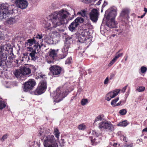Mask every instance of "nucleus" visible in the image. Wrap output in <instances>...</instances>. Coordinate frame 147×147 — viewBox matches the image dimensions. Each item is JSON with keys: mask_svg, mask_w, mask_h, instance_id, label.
I'll return each instance as SVG.
<instances>
[{"mask_svg": "<svg viewBox=\"0 0 147 147\" xmlns=\"http://www.w3.org/2000/svg\"><path fill=\"white\" fill-rule=\"evenodd\" d=\"M145 88L144 86H140L139 87L136 89V90L138 92H141L144 91L145 90Z\"/></svg>", "mask_w": 147, "mask_h": 147, "instance_id": "35", "label": "nucleus"}, {"mask_svg": "<svg viewBox=\"0 0 147 147\" xmlns=\"http://www.w3.org/2000/svg\"><path fill=\"white\" fill-rule=\"evenodd\" d=\"M15 2L16 6L22 9L26 8L28 5L26 0H15Z\"/></svg>", "mask_w": 147, "mask_h": 147, "instance_id": "11", "label": "nucleus"}, {"mask_svg": "<svg viewBox=\"0 0 147 147\" xmlns=\"http://www.w3.org/2000/svg\"><path fill=\"white\" fill-rule=\"evenodd\" d=\"M88 102V100L87 99H82L81 101V105H84L87 104Z\"/></svg>", "mask_w": 147, "mask_h": 147, "instance_id": "37", "label": "nucleus"}, {"mask_svg": "<svg viewBox=\"0 0 147 147\" xmlns=\"http://www.w3.org/2000/svg\"><path fill=\"white\" fill-rule=\"evenodd\" d=\"M106 121H102L98 124V127L100 129H105Z\"/></svg>", "mask_w": 147, "mask_h": 147, "instance_id": "26", "label": "nucleus"}, {"mask_svg": "<svg viewBox=\"0 0 147 147\" xmlns=\"http://www.w3.org/2000/svg\"><path fill=\"white\" fill-rule=\"evenodd\" d=\"M120 90L119 89H117L108 93L106 95V99L109 101L111 99L116 96L119 92Z\"/></svg>", "mask_w": 147, "mask_h": 147, "instance_id": "13", "label": "nucleus"}, {"mask_svg": "<svg viewBox=\"0 0 147 147\" xmlns=\"http://www.w3.org/2000/svg\"><path fill=\"white\" fill-rule=\"evenodd\" d=\"M21 71V69L20 70H16L14 73L15 76L17 78H20L23 76V74Z\"/></svg>", "mask_w": 147, "mask_h": 147, "instance_id": "23", "label": "nucleus"}, {"mask_svg": "<svg viewBox=\"0 0 147 147\" xmlns=\"http://www.w3.org/2000/svg\"><path fill=\"white\" fill-rule=\"evenodd\" d=\"M14 58H15V56L12 53H10L9 55L8 58L10 59V60L11 61Z\"/></svg>", "mask_w": 147, "mask_h": 147, "instance_id": "39", "label": "nucleus"}, {"mask_svg": "<svg viewBox=\"0 0 147 147\" xmlns=\"http://www.w3.org/2000/svg\"><path fill=\"white\" fill-rule=\"evenodd\" d=\"M142 131L147 132V127L143 129Z\"/></svg>", "mask_w": 147, "mask_h": 147, "instance_id": "58", "label": "nucleus"}, {"mask_svg": "<svg viewBox=\"0 0 147 147\" xmlns=\"http://www.w3.org/2000/svg\"><path fill=\"white\" fill-rule=\"evenodd\" d=\"M57 53L55 50H51L49 52V56L51 59L56 60L55 58L57 56Z\"/></svg>", "mask_w": 147, "mask_h": 147, "instance_id": "20", "label": "nucleus"}, {"mask_svg": "<svg viewBox=\"0 0 147 147\" xmlns=\"http://www.w3.org/2000/svg\"><path fill=\"white\" fill-rule=\"evenodd\" d=\"M140 69L141 72L142 73H144L147 70L146 67L144 66L142 67Z\"/></svg>", "mask_w": 147, "mask_h": 147, "instance_id": "41", "label": "nucleus"}, {"mask_svg": "<svg viewBox=\"0 0 147 147\" xmlns=\"http://www.w3.org/2000/svg\"><path fill=\"white\" fill-rule=\"evenodd\" d=\"M36 82L33 79H30L24 84L23 90L24 92H27L31 90L36 85Z\"/></svg>", "mask_w": 147, "mask_h": 147, "instance_id": "7", "label": "nucleus"}, {"mask_svg": "<svg viewBox=\"0 0 147 147\" xmlns=\"http://www.w3.org/2000/svg\"><path fill=\"white\" fill-rule=\"evenodd\" d=\"M45 76L44 75H40L39 76V77L40 78H43V76Z\"/></svg>", "mask_w": 147, "mask_h": 147, "instance_id": "62", "label": "nucleus"}, {"mask_svg": "<svg viewBox=\"0 0 147 147\" xmlns=\"http://www.w3.org/2000/svg\"><path fill=\"white\" fill-rule=\"evenodd\" d=\"M117 8L113 7L111 8L110 11L108 13V11L105 12V16L106 19H115V18L117 15Z\"/></svg>", "mask_w": 147, "mask_h": 147, "instance_id": "9", "label": "nucleus"}, {"mask_svg": "<svg viewBox=\"0 0 147 147\" xmlns=\"http://www.w3.org/2000/svg\"><path fill=\"white\" fill-rule=\"evenodd\" d=\"M87 40H90V39L89 38H87V39L85 37H83L80 35L78 37V41L81 42H83L84 41H85Z\"/></svg>", "mask_w": 147, "mask_h": 147, "instance_id": "24", "label": "nucleus"}, {"mask_svg": "<svg viewBox=\"0 0 147 147\" xmlns=\"http://www.w3.org/2000/svg\"><path fill=\"white\" fill-rule=\"evenodd\" d=\"M119 51L116 54V55L114 58L116 60L119 57H121L123 55V53H119Z\"/></svg>", "mask_w": 147, "mask_h": 147, "instance_id": "33", "label": "nucleus"}, {"mask_svg": "<svg viewBox=\"0 0 147 147\" xmlns=\"http://www.w3.org/2000/svg\"><path fill=\"white\" fill-rule=\"evenodd\" d=\"M129 12V9L128 8H123L120 13V16L123 18L128 17Z\"/></svg>", "mask_w": 147, "mask_h": 147, "instance_id": "16", "label": "nucleus"}, {"mask_svg": "<svg viewBox=\"0 0 147 147\" xmlns=\"http://www.w3.org/2000/svg\"><path fill=\"white\" fill-rule=\"evenodd\" d=\"M78 25L74 21L72 22L69 26V30L71 31H75Z\"/></svg>", "mask_w": 147, "mask_h": 147, "instance_id": "19", "label": "nucleus"}, {"mask_svg": "<svg viewBox=\"0 0 147 147\" xmlns=\"http://www.w3.org/2000/svg\"><path fill=\"white\" fill-rule=\"evenodd\" d=\"M104 116L103 115H100L96 117L94 120V123L99 121H101L102 119L104 117Z\"/></svg>", "mask_w": 147, "mask_h": 147, "instance_id": "30", "label": "nucleus"}, {"mask_svg": "<svg viewBox=\"0 0 147 147\" xmlns=\"http://www.w3.org/2000/svg\"><path fill=\"white\" fill-rule=\"evenodd\" d=\"M47 88V82L45 81H41L39 83L38 86L34 91L36 95H39L44 93Z\"/></svg>", "mask_w": 147, "mask_h": 147, "instance_id": "5", "label": "nucleus"}, {"mask_svg": "<svg viewBox=\"0 0 147 147\" xmlns=\"http://www.w3.org/2000/svg\"><path fill=\"white\" fill-rule=\"evenodd\" d=\"M37 144H38V146L39 147L40 146V142H38L37 143Z\"/></svg>", "mask_w": 147, "mask_h": 147, "instance_id": "64", "label": "nucleus"}, {"mask_svg": "<svg viewBox=\"0 0 147 147\" xmlns=\"http://www.w3.org/2000/svg\"><path fill=\"white\" fill-rule=\"evenodd\" d=\"M49 70L53 76L55 77H58L61 74L62 68L57 65H52L49 68Z\"/></svg>", "mask_w": 147, "mask_h": 147, "instance_id": "8", "label": "nucleus"}, {"mask_svg": "<svg viewBox=\"0 0 147 147\" xmlns=\"http://www.w3.org/2000/svg\"><path fill=\"white\" fill-rule=\"evenodd\" d=\"M24 57H25L26 59H28V60L30 59L29 57L27 56V55L25 53L24 54Z\"/></svg>", "mask_w": 147, "mask_h": 147, "instance_id": "53", "label": "nucleus"}, {"mask_svg": "<svg viewBox=\"0 0 147 147\" xmlns=\"http://www.w3.org/2000/svg\"><path fill=\"white\" fill-rule=\"evenodd\" d=\"M106 25L110 28H115L116 27V23L115 22V19H107Z\"/></svg>", "mask_w": 147, "mask_h": 147, "instance_id": "15", "label": "nucleus"}, {"mask_svg": "<svg viewBox=\"0 0 147 147\" xmlns=\"http://www.w3.org/2000/svg\"><path fill=\"white\" fill-rule=\"evenodd\" d=\"M8 135L7 134L4 135L1 139V140L2 142H3L4 140L7 139V137Z\"/></svg>", "mask_w": 147, "mask_h": 147, "instance_id": "42", "label": "nucleus"}, {"mask_svg": "<svg viewBox=\"0 0 147 147\" xmlns=\"http://www.w3.org/2000/svg\"><path fill=\"white\" fill-rule=\"evenodd\" d=\"M51 134L50 131L47 129L40 128L38 136L43 142L45 147H58V141Z\"/></svg>", "mask_w": 147, "mask_h": 147, "instance_id": "2", "label": "nucleus"}, {"mask_svg": "<svg viewBox=\"0 0 147 147\" xmlns=\"http://www.w3.org/2000/svg\"><path fill=\"white\" fill-rule=\"evenodd\" d=\"M107 3L105 1H104V3L102 6V9L104 8L106 5H107Z\"/></svg>", "mask_w": 147, "mask_h": 147, "instance_id": "52", "label": "nucleus"}, {"mask_svg": "<svg viewBox=\"0 0 147 147\" xmlns=\"http://www.w3.org/2000/svg\"><path fill=\"white\" fill-rule=\"evenodd\" d=\"M7 45L0 46V66L2 65L1 61L6 60L7 55V53L8 52Z\"/></svg>", "mask_w": 147, "mask_h": 147, "instance_id": "6", "label": "nucleus"}, {"mask_svg": "<svg viewBox=\"0 0 147 147\" xmlns=\"http://www.w3.org/2000/svg\"><path fill=\"white\" fill-rule=\"evenodd\" d=\"M4 38L3 34L1 31H0V40L3 39Z\"/></svg>", "mask_w": 147, "mask_h": 147, "instance_id": "48", "label": "nucleus"}, {"mask_svg": "<svg viewBox=\"0 0 147 147\" xmlns=\"http://www.w3.org/2000/svg\"><path fill=\"white\" fill-rule=\"evenodd\" d=\"M127 86L128 85H127L126 86H125L122 88V89L121 90V91L122 92L124 93L125 92V90H126L127 88Z\"/></svg>", "mask_w": 147, "mask_h": 147, "instance_id": "49", "label": "nucleus"}, {"mask_svg": "<svg viewBox=\"0 0 147 147\" xmlns=\"http://www.w3.org/2000/svg\"><path fill=\"white\" fill-rule=\"evenodd\" d=\"M128 124V123L127 121L126 120H125L118 123L117 125L118 126L125 127L127 126Z\"/></svg>", "mask_w": 147, "mask_h": 147, "instance_id": "27", "label": "nucleus"}, {"mask_svg": "<svg viewBox=\"0 0 147 147\" xmlns=\"http://www.w3.org/2000/svg\"><path fill=\"white\" fill-rule=\"evenodd\" d=\"M119 100V97L117 98H116L113 100H112V102H111V105H113L114 106V105H115V104L116 103L118 100Z\"/></svg>", "mask_w": 147, "mask_h": 147, "instance_id": "40", "label": "nucleus"}, {"mask_svg": "<svg viewBox=\"0 0 147 147\" xmlns=\"http://www.w3.org/2000/svg\"><path fill=\"white\" fill-rule=\"evenodd\" d=\"M69 47V45L67 41L65 43L64 46L63 48L61 53L58 55V58L60 59L65 58L68 53V49Z\"/></svg>", "mask_w": 147, "mask_h": 147, "instance_id": "10", "label": "nucleus"}, {"mask_svg": "<svg viewBox=\"0 0 147 147\" xmlns=\"http://www.w3.org/2000/svg\"><path fill=\"white\" fill-rule=\"evenodd\" d=\"M99 15L98 11L95 9H92L89 14L90 19L94 22L97 21Z\"/></svg>", "mask_w": 147, "mask_h": 147, "instance_id": "12", "label": "nucleus"}, {"mask_svg": "<svg viewBox=\"0 0 147 147\" xmlns=\"http://www.w3.org/2000/svg\"><path fill=\"white\" fill-rule=\"evenodd\" d=\"M106 125L105 129L111 131H112L114 130V125H112L111 122L106 121Z\"/></svg>", "mask_w": 147, "mask_h": 147, "instance_id": "21", "label": "nucleus"}, {"mask_svg": "<svg viewBox=\"0 0 147 147\" xmlns=\"http://www.w3.org/2000/svg\"><path fill=\"white\" fill-rule=\"evenodd\" d=\"M54 134L55 137L57 139V140L58 141V140L59 139L60 133L59 132L58 129L57 128L55 129Z\"/></svg>", "mask_w": 147, "mask_h": 147, "instance_id": "28", "label": "nucleus"}, {"mask_svg": "<svg viewBox=\"0 0 147 147\" xmlns=\"http://www.w3.org/2000/svg\"><path fill=\"white\" fill-rule=\"evenodd\" d=\"M98 142L97 140V139L95 138H92L91 140V142L92 145H96Z\"/></svg>", "mask_w": 147, "mask_h": 147, "instance_id": "36", "label": "nucleus"}, {"mask_svg": "<svg viewBox=\"0 0 147 147\" xmlns=\"http://www.w3.org/2000/svg\"><path fill=\"white\" fill-rule=\"evenodd\" d=\"M30 67L31 68H32L33 69L34 71H35L36 70V68L35 67L34 65H31L30 66Z\"/></svg>", "mask_w": 147, "mask_h": 147, "instance_id": "57", "label": "nucleus"}, {"mask_svg": "<svg viewBox=\"0 0 147 147\" xmlns=\"http://www.w3.org/2000/svg\"><path fill=\"white\" fill-rule=\"evenodd\" d=\"M21 71L23 76H27L30 74L31 73V69L24 67L21 68Z\"/></svg>", "mask_w": 147, "mask_h": 147, "instance_id": "17", "label": "nucleus"}, {"mask_svg": "<svg viewBox=\"0 0 147 147\" xmlns=\"http://www.w3.org/2000/svg\"><path fill=\"white\" fill-rule=\"evenodd\" d=\"M14 5H11L8 7L7 4H2L0 6V21L5 18L8 14H13L14 12Z\"/></svg>", "mask_w": 147, "mask_h": 147, "instance_id": "3", "label": "nucleus"}, {"mask_svg": "<svg viewBox=\"0 0 147 147\" xmlns=\"http://www.w3.org/2000/svg\"><path fill=\"white\" fill-rule=\"evenodd\" d=\"M72 60V58L71 57L68 58L65 61V63L69 64L70 63Z\"/></svg>", "mask_w": 147, "mask_h": 147, "instance_id": "43", "label": "nucleus"}, {"mask_svg": "<svg viewBox=\"0 0 147 147\" xmlns=\"http://www.w3.org/2000/svg\"><path fill=\"white\" fill-rule=\"evenodd\" d=\"M5 106L6 105L4 104V102L0 99V110L5 108Z\"/></svg>", "mask_w": 147, "mask_h": 147, "instance_id": "34", "label": "nucleus"}, {"mask_svg": "<svg viewBox=\"0 0 147 147\" xmlns=\"http://www.w3.org/2000/svg\"><path fill=\"white\" fill-rule=\"evenodd\" d=\"M88 31L86 30H84L82 31L80 35L83 37H85V38H86V39H87L88 37L87 36L88 35Z\"/></svg>", "mask_w": 147, "mask_h": 147, "instance_id": "32", "label": "nucleus"}, {"mask_svg": "<svg viewBox=\"0 0 147 147\" xmlns=\"http://www.w3.org/2000/svg\"><path fill=\"white\" fill-rule=\"evenodd\" d=\"M101 0H99V1L96 4L98 5H100L101 3Z\"/></svg>", "mask_w": 147, "mask_h": 147, "instance_id": "59", "label": "nucleus"}, {"mask_svg": "<svg viewBox=\"0 0 147 147\" xmlns=\"http://www.w3.org/2000/svg\"><path fill=\"white\" fill-rule=\"evenodd\" d=\"M42 34H38L36 36L34 37L33 39H29L27 40L28 44L30 46H31L34 44H35L37 43L36 39H42Z\"/></svg>", "mask_w": 147, "mask_h": 147, "instance_id": "14", "label": "nucleus"}, {"mask_svg": "<svg viewBox=\"0 0 147 147\" xmlns=\"http://www.w3.org/2000/svg\"><path fill=\"white\" fill-rule=\"evenodd\" d=\"M96 0H82V1L86 3H90L95 2Z\"/></svg>", "mask_w": 147, "mask_h": 147, "instance_id": "45", "label": "nucleus"}, {"mask_svg": "<svg viewBox=\"0 0 147 147\" xmlns=\"http://www.w3.org/2000/svg\"><path fill=\"white\" fill-rule=\"evenodd\" d=\"M93 134L94 136L97 137L98 136V134L95 131H93Z\"/></svg>", "mask_w": 147, "mask_h": 147, "instance_id": "54", "label": "nucleus"}, {"mask_svg": "<svg viewBox=\"0 0 147 147\" xmlns=\"http://www.w3.org/2000/svg\"><path fill=\"white\" fill-rule=\"evenodd\" d=\"M77 14H78L81 15L83 17H85L87 16V11L84 10H83L78 12Z\"/></svg>", "mask_w": 147, "mask_h": 147, "instance_id": "29", "label": "nucleus"}, {"mask_svg": "<svg viewBox=\"0 0 147 147\" xmlns=\"http://www.w3.org/2000/svg\"><path fill=\"white\" fill-rule=\"evenodd\" d=\"M55 33H56V35L57 36V37L59 38L60 37V34H59V33H58V32H56Z\"/></svg>", "mask_w": 147, "mask_h": 147, "instance_id": "60", "label": "nucleus"}, {"mask_svg": "<svg viewBox=\"0 0 147 147\" xmlns=\"http://www.w3.org/2000/svg\"><path fill=\"white\" fill-rule=\"evenodd\" d=\"M125 146L126 147H132L133 146V144L131 143L129 144H126Z\"/></svg>", "mask_w": 147, "mask_h": 147, "instance_id": "56", "label": "nucleus"}, {"mask_svg": "<svg viewBox=\"0 0 147 147\" xmlns=\"http://www.w3.org/2000/svg\"><path fill=\"white\" fill-rule=\"evenodd\" d=\"M84 49L82 50L81 51H79V56L80 57H82L83 55V53L84 52Z\"/></svg>", "mask_w": 147, "mask_h": 147, "instance_id": "47", "label": "nucleus"}, {"mask_svg": "<svg viewBox=\"0 0 147 147\" xmlns=\"http://www.w3.org/2000/svg\"><path fill=\"white\" fill-rule=\"evenodd\" d=\"M84 20L83 18L81 17H78L74 21L78 25L80 23H82L83 22Z\"/></svg>", "mask_w": 147, "mask_h": 147, "instance_id": "25", "label": "nucleus"}, {"mask_svg": "<svg viewBox=\"0 0 147 147\" xmlns=\"http://www.w3.org/2000/svg\"><path fill=\"white\" fill-rule=\"evenodd\" d=\"M144 11H145V13L147 12V9L145 7L144 8Z\"/></svg>", "mask_w": 147, "mask_h": 147, "instance_id": "63", "label": "nucleus"}, {"mask_svg": "<svg viewBox=\"0 0 147 147\" xmlns=\"http://www.w3.org/2000/svg\"><path fill=\"white\" fill-rule=\"evenodd\" d=\"M86 126L84 123L79 125L78 127V129L80 130H84L86 129Z\"/></svg>", "mask_w": 147, "mask_h": 147, "instance_id": "31", "label": "nucleus"}, {"mask_svg": "<svg viewBox=\"0 0 147 147\" xmlns=\"http://www.w3.org/2000/svg\"><path fill=\"white\" fill-rule=\"evenodd\" d=\"M116 61V60L113 58L109 63L108 66L109 67L111 66Z\"/></svg>", "mask_w": 147, "mask_h": 147, "instance_id": "44", "label": "nucleus"}, {"mask_svg": "<svg viewBox=\"0 0 147 147\" xmlns=\"http://www.w3.org/2000/svg\"><path fill=\"white\" fill-rule=\"evenodd\" d=\"M121 104V101H120V102H118V103H117V104L116 105H114V106H118L119 105H120Z\"/></svg>", "mask_w": 147, "mask_h": 147, "instance_id": "61", "label": "nucleus"}, {"mask_svg": "<svg viewBox=\"0 0 147 147\" xmlns=\"http://www.w3.org/2000/svg\"><path fill=\"white\" fill-rule=\"evenodd\" d=\"M46 42L47 43L49 44H51L53 43L52 40L50 38L47 39Z\"/></svg>", "mask_w": 147, "mask_h": 147, "instance_id": "46", "label": "nucleus"}, {"mask_svg": "<svg viewBox=\"0 0 147 147\" xmlns=\"http://www.w3.org/2000/svg\"><path fill=\"white\" fill-rule=\"evenodd\" d=\"M110 144L111 145H113V146L114 147H115L116 146H117V143H113L111 142L110 143Z\"/></svg>", "mask_w": 147, "mask_h": 147, "instance_id": "55", "label": "nucleus"}, {"mask_svg": "<svg viewBox=\"0 0 147 147\" xmlns=\"http://www.w3.org/2000/svg\"><path fill=\"white\" fill-rule=\"evenodd\" d=\"M109 81V78L108 77H107L105 80L104 82V84H108Z\"/></svg>", "mask_w": 147, "mask_h": 147, "instance_id": "50", "label": "nucleus"}, {"mask_svg": "<svg viewBox=\"0 0 147 147\" xmlns=\"http://www.w3.org/2000/svg\"><path fill=\"white\" fill-rule=\"evenodd\" d=\"M34 46L38 50L40 49L41 48V46L39 45L35 44Z\"/></svg>", "mask_w": 147, "mask_h": 147, "instance_id": "51", "label": "nucleus"}, {"mask_svg": "<svg viewBox=\"0 0 147 147\" xmlns=\"http://www.w3.org/2000/svg\"><path fill=\"white\" fill-rule=\"evenodd\" d=\"M53 96L54 102L55 103L58 102L61 100L63 98L66 96L65 93L62 92L59 88H57L54 92Z\"/></svg>", "mask_w": 147, "mask_h": 147, "instance_id": "4", "label": "nucleus"}, {"mask_svg": "<svg viewBox=\"0 0 147 147\" xmlns=\"http://www.w3.org/2000/svg\"><path fill=\"white\" fill-rule=\"evenodd\" d=\"M70 13L66 9H61L59 11H56L52 14L50 17L51 19L47 21H43L42 26L46 29L51 28V22H52L53 27H56L64 24H67L68 22L67 18Z\"/></svg>", "mask_w": 147, "mask_h": 147, "instance_id": "1", "label": "nucleus"}, {"mask_svg": "<svg viewBox=\"0 0 147 147\" xmlns=\"http://www.w3.org/2000/svg\"><path fill=\"white\" fill-rule=\"evenodd\" d=\"M37 53L35 51H32L30 53L29 55L31 57V59L32 60L35 61L38 58V57L36 56Z\"/></svg>", "mask_w": 147, "mask_h": 147, "instance_id": "22", "label": "nucleus"}, {"mask_svg": "<svg viewBox=\"0 0 147 147\" xmlns=\"http://www.w3.org/2000/svg\"><path fill=\"white\" fill-rule=\"evenodd\" d=\"M127 111L125 109H122L119 111V113L122 115H124L126 113Z\"/></svg>", "mask_w": 147, "mask_h": 147, "instance_id": "38", "label": "nucleus"}, {"mask_svg": "<svg viewBox=\"0 0 147 147\" xmlns=\"http://www.w3.org/2000/svg\"><path fill=\"white\" fill-rule=\"evenodd\" d=\"M18 20V19L16 17H10L7 20L6 23L8 24H13L16 23Z\"/></svg>", "mask_w": 147, "mask_h": 147, "instance_id": "18", "label": "nucleus"}]
</instances>
